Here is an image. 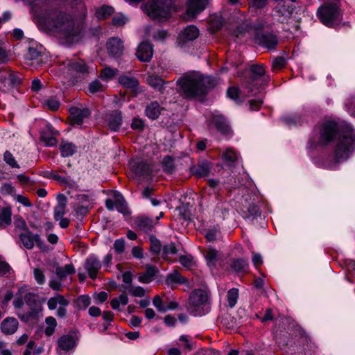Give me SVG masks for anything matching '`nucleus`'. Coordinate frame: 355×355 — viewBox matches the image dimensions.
Wrapping results in <instances>:
<instances>
[{
    "mask_svg": "<svg viewBox=\"0 0 355 355\" xmlns=\"http://www.w3.org/2000/svg\"><path fill=\"white\" fill-rule=\"evenodd\" d=\"M162 107L160 106L158 102L153 101L146 106V116L154 120L158 118L162 110Z\"/></svg>",
    "mask_w": 355,
    "mask_h": 355,
    "instance_id": "25",
    "label": "nucleus"
},
{
    "mask_svg": "<svg viewBox=\"0 0 355 355\" xmlns=\"http://www.w3.org/2000/svg\"><path fill=\"white\" fill-rule=\"evenodd\" d=\"M90 112L87 108L71 107L70 109V119L73 125H80L83 120L88 117Z\"/></svg>",
    "mask_w": 355,
    "mask_h": 355,
    "instance_id": "15",
    "label": "nucleus"
},
{
    "mask_svg": "<svg viewBox=\"0 0 355 355\" xmlns=\"http://www.w3.org/2000/svg\"><path fill=\"white\" fill-rule=\"evenodd\" d=\"M207 2L208 0H188L187 15L193 19L205 8Z\"/></svg>",
    "mask_w": 355,
    "mask_h": 355,
    "instance_id": "14",
    "label": "nucleus"
},
{
    "mask_svg": "<svg viewBox=\"0 0 355 355\" xmlns=\"http://www.w3.org/2000/svg\"><path fill=\"white\" fill-rule=\"evenodd\" d=\"M211 166L207 162H202L201 164L195 166L192 168V172L198 178L207 177L210 173Z\"/></svg>",
    "mask_w": 355,
    "mask_h": 355,
    "instance_id": "28",
    "label": "nucleus"
},
{
    "mask_svg": "<svg viewBox=\"0 0 355 355\" xmlns=\"http://www.w3.org/2000/svg\"><path fill=\"white\" fill-rule=\"evenodd\" d=\"M10 270V265L5 261H0V276L6 275Z\"/></svg>",
    "mask_w": 355,
    "mask_h": 355,
    "instance_id": "62",
    "label": "nucleus"
},
{
    "mask_svg": "<svg viewBox=\"0 0 355 355\" xmlns=\"http://www.w3.org/2000/svg\"><path fill=\"white\" fill-rule=\"evenodd\" d=\"M84 267L89 277L94 279L101 268V262L94 254H91L87 258Z\"/></svg>",
    "mask_w": 355,
    "mask_h": 355,
    "instance_id": "12",
    "label": "nucleus"
},
{
    "mask_svg": "<svg viewBox=\"0 0 355 355\" xmlns=\"http://www.w3.org/2000/svg\"><path fill=\"white\" fill-rule=\"evenodd\" d=\"M253 79L257 80L265 73V69L262 65H253L251 67Z\"/></svg>",
    "mask_w": 355,
    "mask_h": 355,
    "instance_id": "49",
    "label": "nucleus"
},
{
    "mask_svg": "<svg viewBox=\"0 0 355 355\" xmlns=\"http://www.w3.org/2000/svg\"><path fill=\"white\" fill-rule=\"evenodd\" d=\"M166 300H164L160 295L155 296L153 300V304L159 312L164 313L167 311L166 308Z\"/></svg>",
    "mask_w": 355,
    "mask_h": 355,
    "instance_id": "44",
    "label": "nucleus"
},
{
    "mask_svg": "<svg viewBox=\"0 0 355 355\" xmlns=\"http://www.w3.org/2000/svg\"><path fill=\"white\" fill-rule=\"evenodd\" d=\"M178 252V250L174 243H171L164 246L163 256L164 259L168 260V256L170 254H175Z\"/></svg>",
    "mask_w": 355,
    "mask_h": 355,
    "instance_id": "47",
    "label": "nucleus"
},
{
    "mask_svg": "<svg viewBox=\"0 0 355 355\" xmlns=\"http://www.w3.org/2000/svg\"><path fill=\"white\" fill-rule=\"evenodd\" d=\"M0 80L10 87H16L21 83V78L14 73H9L8 78L0 77Z\"/></svg>",
    "mask_w": 355,
    "mask_h": 355,
    "instance_id": "37",
    "label": "nucleus"
},
{
    "mask_svg": "<svg viewBox=\"0 0 355 355\" xmlns=\"http://www.w3.org/2000/svg\"><path fill=\"white\" fill-rule=\"evenodd\" d=\"M3 161L11 168H19L20 167L13 155L8 150L3 154Z\"/></svg>",
    "mask_w": 355,
    "mask_h": 355,
    "instance_id": "46",
    "label": "nucleus"
},
{
    "mask_svg": "<svg viewBox=\"0 0 355 355\" xmlns=\"http://www.w3.org/2000/svg\"><path fill=\"white\" fill-rule=\"evenodd\" d=\"M320 21L327 26L334 27L340 23L342 12L336 3H325L317 11Z\"/></svg>",
    "mask_w": 355,
    "mask_h": 355,
    "instance_id": "6",
    "label": "nucleus"
},
{
    "mask_svg": "<svg viewBox=\"0 0 355 355\" xmlns=\"http://www.w3.org/2000/svg\"><path fill=\"white\" fill-rule=\"evenodd\" d=\"M58 203L54 207V219L59 220L65 214V209L67 206V198L64 194L58 196Z\"/></svg>",
    "mask_w": 355,
    "mask_h": 355,
    "instance_id": "22",
    "label": "nucleus"
},
{
    "mask_svg": "<svg viewBox=\"0 0 355 355\" xmlns=\"http://www.w3.org/2000/svg\"><path fill=\"white\" fill-rule=\"evenodd\" d=\"M45 322L46 327L45 328L44 333L46 336H50L53 335L55 331V329L57 326L56 320L53 317L49 316L46 318Z\"/></svg>",
    "mask_w": 355,
    "mask_h": 355,
    "instance_id": "42",
    "label": "nucleus"
},
{
    "mask_svg": "<svg viewBox=\"0 0 355 355\" xmlns=\"http://www.w3.org/2000/svg\"><path fill=\"white\" fill-rule=\"evenodd\" d=\"M69 304V300L64 298V296L58 295L53 297H51L47 302L48 308L50 310L56 309L58 304L60 306H67Z\"/></svg>",
    "mask_w": 355,
    "mask_h": 355,
    "instance_id": "31",
    "label": "nucleus"
},
{
    "mask_svg": "<svg viewBox=\"0 0 355 355\" xmlns=\"http://www.w3.org/2000/svg\"><path fill=\"white\" fill-rule=\"evenodd\" d=\"M60 150L62 157H67L76 153L77 147L71 142L62 141L60 146Z\"/></svg>",
    "mask_w": 355,
    "mask_h": 355,
    "instance_id": "30",
    "label": "nucleus"
},
{
    "mask_svg": "<svg viewBox=\"0 0 355 355\" xmlns=\"http://www.w3.org/2000/svg\"><path fill=\"white\" fill-rule=\"evenodd\" d=\"M1 328L6 334H12L18 328V321L14 318H6L3 320Z\"/></svg>",
    "mask_w": 355,
    "mask_h": 355,
    "instance_id": "23",
    "label": "nucleus"
},
{
    "mask_svg": "<svg viewBox=\"0 0 355 355\" xmlns=\"http://www.w3.org/2000/svg\"><path fill=\"white\" fill-rule=\"evenodd\" d=\"M107 48L109 53L114 57L121 55L123 52V45L122 41L116 37L109 40L107 43Z\"/></svg>",
    "mask_w": 355,
    "mask_h": 355,
    "instance_id": "17",
    "label": "nucleus"
},
{
    "mask_svg": "<svg viewBox=\"0 0 355 355\" xmlns=\"http://www.w3.org/2000/svg\"><path fill=\"white\" fill-rule=\"evenodd\" d=\"M24 300L28 307L27 310H19L17 315L21 320L27 322L29 320L35 318L38 312L40 311V305L37 301V297L33 293H27L24 296Z\"/></svg>",
    "mask_w": 355,
    "mask_h": 355,
    "instance_id": "7",
    "label": "nucleus"
},
{
    "mask_svg": "<svg viewBox=\"0 0 355 355\" xmlns=\"http://www.w3.org/2000/svg\"><path fill=\"white\" fill-rule=\"evenodd\" d=\"M199 35V30L195 26H187L178 35L177 39L178 45L184 48L189 42L196 40Z\"/></svg>",
    "mask_w": 355,
    "mask_h": 355,
    "instance_id": "10",
    "label": "nucleus"
},
{
    "mask_svg": "<svg viewBox=\"0 0 355 355\" xmlns=\"http://www.w3.org/2000/svg\"><path fill=\"white\" fill-rule=\"evenodd\" d=\"M338 134L335 147L336 162L347 159L355 149V133L352 127L343 122L338 125L332 121H327L315 129V144L325 146Z\"/></svg>",
    "mask_w": 355,
    "mask_h": 355,
    "instance_id": "1",
    "label": "nucleus"
},
{
    "mask_svg": "<svg viewBox=\"0 0 355 355\" xmlns=\"http://www.w3.org/2000/svg\"><path fill=\"white\" fill-rule=\"evenodd\" d=\"M118 83L123 88L129 90V93H128V92H120V103L121 104L122 102H125L126 101V95H128L127 101H130V97L132 96L133 92V76L130 73L128 74L121 75L118 78Z\"/></svg>",
    "mask_w": 355,
    "mask_h": 355,
    "instance_id": "11",
    "label": "nucleus"
},
{
    "mask_svg": "<svg viewBox=\"0 0 355 355\" xmlns=\"http://www.w3.org/2000/svg\"><path fill=\"white\" fill-rule=\"evenodd\" d=\"M34 277L39 284H43L45 282V276L44 272L40 268H35L33 271Z\"/></svg>",
    "mask_w": 355,
    "mask_h": 355,
    "instance_id": "55",
    "label": "nucleus"
},
{
    "mask_svg": "<svg viewBox=\"0 0 355 355\" xmlns=\"http://www.w3.org/2000/svg\"><path fill=\"white\" fill-rule=\"evenodd\" d=\"M285 60L282 57L276 58L272 62V68L275 69H279L282 68L285 65Z\"/></svg>",
    "mask_w": 355,
    "mask_h": 355,
    "instance_id": "61",
    "label": "nucleus"
},
{
    "mask_svg": "<svg viewBox=\"0 0 355 355\" xmlns=\"http://www.w3.org/2000/svg\"><path fill=\"white\" fill-rule=\"evenodd\" d=\"M107 125L113 131L119 130L122 122L121 112L119 111H113L107 115Z\"/></svg>",
    "mask_w": 355,
    "mask_h": 355,
    "instance_id": "19",
    "label": "nucleus"
},
{
    "mask_svg": "<svg viewBox=\"0 0 355 355\" xmlns=\"http://www.w3.org/2000/svg\"><path fill=\"white\" fill-rule=\"evenodd\" d=\"M50 177L61 184H67L69 183V179L67 177L60 175L55 171L51 173Z\"/></svg>",
    "mask_w": 355,
    "mask_h": 355,
    "instance_id": "57",
    "label": "nucleus"
},
{
    "mask_svg": "<svg viewBox=\"0 0 355 355\" xmlns=\"http://www.w3.org/2000/svg\"><path fill=\"white\" fill-rule=\"evenodd\" d=\"M114 12V8L109 6H103L96 10V17L98 19H104L110 17Z\"/></svg>",
    "mask_w": 355,
    "mask_h": 355,
    "instance_id": "36",
    "label": "nucleus"
},
{
    "mask_svg": "<svg viewBox=\"0 0 355 355\" xmlns=\"http://www.w3.org/2000/svg\"><path fill=\"white\" fill-rule=\"evenodd\" d=\"M75 305L79 309H85L91 303L90 297L83 295L79 296L74 302Z\"/></svg>",
    "mask_w": 355,
    "mask_h": 355,
    "instance_id": "45",
    "label": "nucleus"
},
{
    "mask_svg": "<svg viewBox=\"0 0 355 355\" xmlns=\"http://www.w3.org/2000/svg\"><path fill=\"white\" fill-rule=\"evenodd\" d=\"M257 40L260 45L268 49H274L277 44V37L273 34H263L257 36Z\"/></svg>",
    "mask_w": 355,
    "mask_h": 355,
    "instance_id": "21",
    "label": "nucleus"
},
{
    "mask_svg": "<svg viewBox=\"0 0 355 355\" xmlns=\"http://www.w3.org/2000/svg\"><path fill=\"white\" fill-rule=\"evenodd\" d=\"M75 340L72 336L63 335L58 340V352L59 355H67L75 347Z\"/></svg>",
    "mask_w": 355,
    "mask_h": 355,
    "instance_id": "13",
    "label": "nucleus"
},
{
    "mask_svg": "<svg viewBox=\"0 0 355 355\" xmlns=\"http://www.w3.org/2000/svg\"><path fill=\"white\" fill-rule=\"evenodd\" d=\"M128 21V18L122 14L114 15L112 17V24L116 26H123Z\"/></svg>",
    "mask_w": 355,
    "mask_h": 355,
    "instance_id": "52",
    "label": "nucleus"
},
{
    "mask_svg": "<svg viewBox=\"0 0 355 355\" xmlns=\"http://www.w3.org/2000/svg\"><path fill=\"white\" fill-rule=\"evenodd\" d=\"M41 137L42 139L45 141L46 144L49 146H55L57 143L56 139L53 137H46L42 134Z\"/></svg>",
    "mask_w": 355,
    "mask_h": 355,
    "instance_id": "63",
    "label": "nucleus"
},
{
    "mask_svg": "<svg viewBox=\"0 0 355 355\" xmlns=\"http://www.w3.org/2000/svg\"><path fill=\"white\" fill-rule=\"evenodd\" d=\"M128 303V297L126 294L122 293L118 297L112 299L110 302L112 309H119L120 305L125 306Z\"/></svg>",
    "mask_w": 355,
    "mask_h": 355,
    "instance_id": "39",
    "label": "nucleus"
},
{
    "mask_svg": "<svg viewBox=\"0 0 355 355\" xmlns=\"http://www.w3.org/2000/svg\"><path fill=\"white\" fill-rule=\"evenodd\" d=\"M12 211L8 207H0V228H4L11 223Z\"/></svg>",
    "mask_w": 355,
    "mask_h": 355,
    "instance_id": "26",
    "label": "nucleus"
},
{
    "mask_svg": "<svg viewBox=\"0 0 355 355\" xmlns=\"http://www.w3.org/2000/svg\"><path fill=\"white\" fill-rule=\"evenodd\" d=\"M153 46L149 42L141 43L137 51V57L141 62H148L153 57Z\"/></svg>",
    "mask_w": 355,
    "mask_h": 355,
    "instance_id": "16",
    "label": "nucleus"
},
{
    "mask_svg": "<svg viewBox=\"0 0 355 355\" xmlns=\"http://www.w3.org/2000/svg\"><path fill=\"white\" fill-rule=\"evenodd\" d=\"M218 257V251L213 248H209L205 254V259L209 267H214Z\"/></svg>",
    "mask_w": 355,
    "mask_h": 355,
    "instance_id": "41",
    "label": "nucleus"
},
{
    "mask_svg": "<svg viewBox=\"0 0 355 355\" xmlns=\"http://www.w3.org/2000/svg\"><path fill=\"white\" fill-rule=\"evenodd\" d=\"M215 80L198 71L187 73L178 81L180 93L185 98H194L206 94L214 87Z\"/></svg>",
    "mask_w": 355,
    "mask_h": 355,
    "instance_id": "2",
    "label": "nucleus"
},
{
    "mask_svg": "<svg viewBox=\"0 0 355 355\" xmlns=\"http://www.w3.org/2000/svg\"><path fill=\"white\" fill-rule=\"evenodd\" d=\"M157 272L155 267L148 265L145 272L139 274L138 280L141 283L147 284L150 282Z\"/></svg>",
    "mask_w": 355,
    "mask_h": 355,
    "instance_id": "29",
    "label": "nucleus"
},
{
    "mask_svg": "<svg viewBox=\"0 0 355 355\" xmlns=\"http://www.w3.org/2000/svg\"><path fill=\"white\" fill-rule=\"evenodd\" d=\"M40 55V53L34 48H29L26 55V59H37Z\"/></svg>",
    "mask_w": 355,
    "mask_h": 355,
    "instance_id": "60",
    "label": "nucleus"
},
{
    "mask_svg": "<svg viewBox=\"0 0 355 355\" xmlns=\"http://www.w3.org/2000/svg\"><path fill=\"white\" fill-rule=\"evenodd\" d=\"M117 73L118 69L105 67L101 69L99 78L104 81L108 82L112 80Z\"/></svg>",
    "mask_w": 355,
    "mask_h": 355,
    "instance_id": "34",
    "label": "nucleus"
},
{
    "mask_svg": "<svg viewBox=\"0 0 355 355\" xmlns=\"http://www.w3.org/2000/svg\"><path fill=\"white\" fill-rule=\"evenodd\" d=\"M151 245H150V250L151 251L155 254H158L162 250V245L159 240L157 239H151Z\"/></svg>",
    "mask_w": 355,
    "mask_h": 355,
    "instance_id": "58",
    "label": "nucleus"
},
{
    "mask_svg": "<svg viewBox=\"0 0 355 355\" xmlns=\"http://www.w3.org/2000/svg\"><path fill=\"white\" fill-rule=\"evenodd\" d=\"M213 124L216 129L222 134L227 135L230 132V127L225 121V118L221 115H215L212 119Z\"/></svg>",
    "mask_w": 355,
    "mask_h": 355,
    "instance_id": "27",
    "label": "nucleus"
},
{
    "mask_svg": "<svg viewBox=\"0 0 355 355\" xmlns=\"http://www.w3.org/2000/svg\"><path fill=\"white\" fill-rule=\"evenodd\" d=\"M239 298V290L236 288H232L227 291V300L228 306L233 308L237 303Z\"/></svg>",
    "mask_w": 355,
    "mask_h": 355,
    "instance_id": "38",
    "label": "nucleus"
},
{
    "mask_svg": "<svg viewBox=\"0 0 355 355\" xmlns=\"http://www.w3.org/2000/svg\"><path fill=\"white\" fill-rule=\"evenodd\" d=\"M346 106L347 107V111L350 114L355 116V98H352Z\"/></svg>",
    "mask_w": 355,
    "mask_h": 355,
    "instance_id": "64",
    "label": "nucleus"
},
{
    "mask_svg": "<svg viewBox=\"0 0 355 355\" xmlns=\"http://www.w3.org/2000/svg\"><path fill=\"white\" fill-rule=\"evenodd\" d=\"M0 191L3 195H14L15 193L14 187L10 183L3 184L0 189Z\"/></svg>",
    "mask_w": 355,
    "mask_h": 355,
    "instance_id": "54",
    "label": "nucleus"
},
{
    "mask_svg": "<svg viewBox=\"0 0 355 355\" xmlns=\"http://www.w3.org/2000/svg\"><path fill=\"white\" fill-rule=\"evenodd\" d=\"M137 223L139 228L144 232L150 230L154 226V223L152 219L144 216L137 218Z\"/></svg>",
    "mask_w": 355,
    "mask_h": 355,
    "instance_id": "32",
    "label": "nucleus"
},
{
    "mask_svg": "<svg viewBox=\"0 0 355 355\" xmlns=\"http://www.w3.org/2000/svg\"><path fill=\"white\" fill-rule=\"evenodd\" d=\"M119 269L121 270V277L123 280V284L121 285V291H124L127 292L129 295H133V287L132 285V272L130 270H121L119 267Z\"/></svg>",
    "mask_w": 355,
    "mask_h": 355,
    "instance_id": "18",
    "label": "nucleus"
},
{
    "mask_svg": "<svg viewBox=\"0 0 355 355\" xmlns=\"http://www.w3.org/2000/svg\"><path fill=\"white\" fill-rule=\"evenodd\" d=\"M223 24V20L220 16H213L209 21V28L212 32L218 31Z\"/></svg>",
    "mask_w": 355,
    "mask_h": 355,
    "instance_id": "40",
    "label": "nucleus"
},
{
    "mask_svg": "<svg viewBox=\"0 0 355 355\" xmlns=\"http://www.w3.org/2000/svg\"><path fill=\"white\" fill-rule=\"evenodd\" d=\"M293 8L286 6L284 2H279L273 10L272 17L275 21L288 23L291 19Z\"/></svg>",
    "mask_w": 355,
    "mask_h": 355,
    "instance_id": "9",
    "label": "nucleus"
},
{
    "mask_svg": "<svg viewBox=\"0 0 355 355\" xmlns=\"http://www.w3.org/2000/svg\"><path fill=\"white\" fill-rule=\"evenodd\" d=\"M222 159L228 166H234L239 161V154L231 148L225 149L222 153Z\"/></svg>",
    "mask_w": 355,
    "mask_h": 355,
    "instance_id": "20",
    "label": "nucleus"
},
{
    "mask_svg": "<svg viewBox=\"0 0 355 355\" xmlns=\"http://www.w3.org/2000/svg\"><path fill=\"white\" fill-rule=\"evenodd\" d=\"M45 105L51 110H58L60 107V101L56 97H50L45 101Z\"/></svg>",
    "mask_w": 355,
    "mask_h": 355,
    "instance_id": "48",
    "label": "nucleus"
},
{
    "mask_svg": "<svg viewBox=\"0 0 355 355\" xmlns=\"http://www.w3.org/2000/svg\"><path fill=\"white\" fill-rule=\"evenodd\" d=\"M88 89L90 93L94 94L98 92L103 91V85L98 80H96L89 85Z\"/></svg>",
    "mask_w": 355,
    "mask_h": 355,
    "instance_id": "51",
    "label": "nucleus"
},
{
    "mask_svg": "<svg viewBox=\"0 0 355 355\" xmlns=\"http://www.w3.org/2000/svg\"><path fill=\"white\" fill-rule=\"evenodd\" d=\"M166 281L169 284H173V283L182 284L184 282L182 277L178 272L169 274L167 276Z\"/></svg>",
    "mask_w": 355,
    "mask_h": 355,
    "instance_id": "53",
    "label": "nucleus"
},
{
    "mask_svg": "<svg viewBox=\"0 0 355 355\" xmlns=\"http://www.w3.org/2000/svg\"><path fill=\"white\" fill-rule=\"evenodd\" d=\"M210 310L209 297L205 289L192 291L187 304V311L195 316L207 314Z\"/></svg>",
    "mask_w": 355,
    "mask_h": 355,
    "instance_id": "5",
    "label": "nucleus"
},
{
    "mask_svg": "<svg viewBox=\"0 0 355 355\" xmlns=\"http://www.w3.org/2000/svg\"><path fill=\"white\" fill-rule=\"evenodd\" d=\"M147 82L151 87L159 90V92H162L164 88V85L166 83L162 78L157 76H149L147 78Z\"/></svg>",
    "mask_w": 355,
    "mask_h": 355,
    "instance_id": "35",
    "label": "nucleus"
},
{
    "mask_svg": "<svg viewBox=\"0 0 355 355\" xmlns=\"http://www.w3.org/2000/svg\"><path fill=\"white\" fill-rule=\"evenodd\" d=\"M105 207L108 210L112 211L115 208L128 219L130 216L127 204L123 196L117 191H114L112 196L105 201Z\"/></svg>",
    "mask_w": 355,
    "mask_h": 355,
    "instance_id": "8",
    "label": "nucleus"
},
{
    "mask_svg": "<svg viewBox=\"0 0 355 355\" xmlns=\"http://www.w3.org/2000/svg\"><path fill=\"white\" fill-rule=\"evenodd\" d=\"M36 234H33L31 231L26 230L19 234V239L23 245L28 250H31L35 245Z\"/></svg>",
    "mask_w": 355,
    "mask_h": 355,
    "instance_id": "24",
    "label": "nucleus"
},
{
    "mask_svg": "<svg viewBox=\"0 0 355 355\" xmlns=\"http://www.w3.org/2000/svg\"><path fill=\"white\" fill-rule=\"evenodd\" d=\"M284 121L288 125L301 124L300 117L297 114L285 117Z\"/></svg>",
    "mask_w": 355,
    "mask_h": 355,
    "instance_id": "56",
    "label": "nucleus"
},
{
    "mask_svg": "<svg viewBox=\"0 0 355 355\" xmlns=\"http://www.w3.org/2000/svg\"><path fill=\"white\" fill-rule=\"evenodd\" d=\"M42 19L49 28L72 40L79 35L81 31L80 26L75 24L70 15L55 8L46 10Z\"/></svg>",
    "mask_w": 355,
    "mask_h": 355,
    "instance_id": "3",
    "label": "nucleus"
},
{
    "mask_svg": "<svg viewBox=\"0 0 355 355\" xmlns=\"http://www.w3.org/2000/svg\"><path fill=\"white\" fill-rule=\"evenodd\" d=\"M180 342L181 344L180 345L184 348L187 350H191V344L187 336H181L180 337Z\"/></svg>",
    "mask_w": 355,
    "mask_h": 355,
    "instance_id": "59",
    "label": "nucleus"
},
{
    "mask_svg": "<svg viewBox=\"0 0 355 355\" xmlns=\"http://www.w3.org/2000/svg\"><path fill=\"white\" fill-rule=\"evenodd\" d=\"M75 268L72 264L65 265L64 267H57L55 273L60 280L64 279L68 275L75 273Z\"/></svg>",
    "mask_w": 355,
    "mask_h": 355,
    "instance_id": "33",
    "label": "nucleus"
},
{
    "mask_svg": "<svg viewBox=\"0 0 355 355\" xmlns=\"http://www.w3.org/2000/svg\"><path fill=\"white\" fill-rule=\"evenodd\" d=\"M125 242L124 239H116L113 245V248L116 254H121L124 252Z\"/></svg>",
    "mask_w": 355,
    "mask_h": 355,
    "instance_id": "50",
    "label": "nucleus"
},
{
    "mask_svg": "<svg viewBox=\"0 0 355 355\" xmlns=\"http://www.w3.org/2000/svg\"><path fill=\"white\" fill-rule=\"evenodd\" d=\"M66 75L73 83L85 79L89 73V67L86 62L76 56L67 58L62 61Z\"/></svg>",
    "mask_w": 355,
    "mask_h": 355,
    "instance_id": "4",
    "label": "nucleus"
},
{
    "mask_svg": "<svg viewBox=\"0 0 355 355\" xmlns=\"http://www.w3.org/2000/svg\"><path fill=\"white\" fill-rule=\"evenodd\" d=\"M248 266V261L243 259H236L232 262V268L237 272H245Z\"/></svg>",
    "mask_w": 355,
    "mask_h": 355,
    "instance_id": "43",
    "label": "nucleus"
}]
</instances>
